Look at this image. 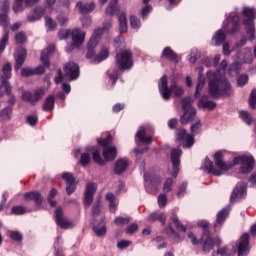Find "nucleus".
I'll list each match as a JSON object with an SVG mask.
<instances>
[{"instance_id": "obj_31", "label": "nucleus", "mask_w": 256, "mask_h": 256, "mask_svg": "<svg viewBox=\"0 0 256 256\" xmlns=\"http://www.w3.org/2000/svg\"><path fill=\"white\" fill-rule=\"evenodd\" d=\"M93 231L97 237H103L107 233V226L105 225V218H102L98 225L93 226Z\"/></svg>"}, {"instance_id": "obj_19", "label": "nucleus", "mask_w": 256, "mask_h": 256, "mask_svg": "<svg viewBox=\"0 0 256 256\" xmlns=\"http://www.w3.org/2000/svg\"><path fill=\"white\" fill-rule=\"evenodd\" d=\"M235 247H237L238 256H245V253L249 251V234H243L239 239V243L235 244Z\"/></svg>"}, {"instance_id": "obj_52", "label": "nucleus", "mask_w": 256, "mask_h": 256, "mask_svg": "<svg viewBox=\"0 0 256 256\" xmlns=\"http://www.w3.org/2000/svg\"><path fill=\"white\" fill-rule=\"evenodd\" d=\"M45 25L49 31H55V29H57V23H55V21L49 17H45Z\"/></svg>"}, {"instance_id": "obj_11", "label": "nucleus", "mask_w": 256, "mask_h": 256, "mask_svg": "<svg viewBox=\"0 0 256 256\" xmlns=\"http://www.w3.org/2000/svg\"><path fill=\"white\" fill-rule=\"evenodd\" d=\"M45 96V89L38 88L34 92L24 91L22 93V101L30 103V105H37L41 99Z\"/></svg>"}, {"instance_id": "obj_27", "label": "nucleus", "mask_w": 256, "mask_h": 256, "mask_svg": "<svg viewBox=\"0 0 256 256\" xmlns=\"http://www.w3.org/2000/svg\"><path fill=\"white\" fill-rule=\"evenodd\" d=\"M26 58H27V50H25V48H21L15 58V66H14L15 71H19V69L23 67V63H25Z\"/></svg>"}, {"instance_id": "obj_60", "label": "nucleus", "mask_w": 256, "mask_h": 256, "mask_svg": "<svg viewBox=\"0 0 256 256\" xmlns=\"http://www.w3.org/2000/svg\"><path fill=\"white\" fill-rule=\"evenodd\" d=\"M248 81H249V76H247L246 74H242L238 77L237 84L239 85V87H243L247 85Z\"/></svg>"}, {"instance_id": "obj_28", "label": "nucleus", "mask_w": 256, "mask_h": 256, "mask_svg": "<svg viewBox=\"0 0 256 256\" xmlns=\"http://www.w3.org/2000/svg\"><path fill=\"white\" fill-rule=\"evenodd\" d=\"M197 115V110L190 109V110H184L183 115L180 117V122L182 125H187V123H191L193 119H195V116Z\"/></svg>"}, {"instance_id": "obj_16", "label": "nucleus", "mask_w": 256, "mask_h": 256, "mask_svg": "<svg viewBox=\"0 0 256 256\" xmlns=\"http://www.w3.org/2000/svg\"><path fill=\"white\" fill-rule=\"evenodd\" d=\"M96 191H97V185L95 183L89 182L86 185V191L84 196L85 207H91V204L93 203V195H95Z\"/></svg>"}, {"instance_id": "obj_29", "label": "nucleus", "mask_w": 256, "mask_h": 256, "mask_svg": "<svg viewBox=\"0 0 256 256\" xmlns=\"http://www.w3.org/2000/svg\"><path fill=\"white\" fill-rule=\"evenodd\" d=\"M199 109H209V111H213L217 107V103L213 101H209L207 96H203L198 102Z\"/></svg>"}, {"instance_id": "obj_17", "label": "nucleus", "mask_w": 256, "mask_h": 256, "mask_svg": "<svg viewBox=\"0 0 256 256\" xmlns=\"http://www.w3.org/2000/svg\"><path fill=\"white\" fill-rule=\"evenodd\" d=\"M229 211V206H226L217 213L216 219L214 221L215 229H221L223 227L225 221H227V218L229 217Z\"/></svg>"}, {"instance_id": "obj_49", "label": "nucleus", "mask_w": 256, "mask_h": 256, "mask_svg": "<svg viewBox=\"0 0 256 256\" xmlns=\"http://www.w3.org/2000/svg\"><path fill=\"white\" fill-rule=\"evenodd\" d=\"M191 135L195 137L198 133H201V121H197L190 127Z\"/></svg>"}, {"instance_id": "obj_46", "label": "nucleus", "mask_w": 256, "mask_h": 256, "mask_svg": "<svg viewBox=\"0 0 256 256\" xmlns=\"http://www.w3.org/2000/svg\"><path fill=\"white\" fill-rule=\"evenodd\" d=\"M119 0H111L109 6L106 8V15H114L117 11V3Z\"/></svg>"}, {"instance_id": "obj_33", "label": "nucleus", "mask_w": 256, "mask_h": 256, "mask_svg": "<svg viewBox=\"0 0 256 256\" xmlns=\"http://www.w3.org/2000/svg\"><path fill=\"white\" fill-rule=\"evenodd\" d=\"M103 157L105 161H113L117 157V148L115 147H105L103 149Z\"/></svg>"}, {"instance_id": "obj_40", "label": "nucleus", "mask_w": 256, "mask_h": 256, "mask_svg": "<svg viewBox=\"0 0 256 256\" xmlns=\"http://www.w3.org/2000/svg\"><path fill=\"white\" fill-rule=\"evenodd\" d=\"M109 57V49L102 48L100 53L94 57V63H101V61H105Z\"/></svg>"}, {"instance_id": "obj_62", "label": "nucleus", "mask_w": 256, "mask_h": 256, "mask_svg": "<svg viewBox=\"0 0 256 256\" xmlns=\"http://www.w3.org/2000/svg\"><path fill=\"white\" fill-rule=\"evenodd\" d=\"M130 221H131V218L116 217L114 219L115 225H128Z\"/></svg>"}, {"instance_id": "obj_56", "label": "nucleus", "mask_w": 256, "mask_h": 256, "mask_svg": "<svg viewBox=\"0 0 256 256\" xmlns=\"http://www.w3.org/2000/svg\"><path fill=\"white\" fill-rule=\"evenodd\" d=\"M198 227L203 228V235H205V233H207L208 235H211V232L209 231V222L207 220L199 221Z\"/></svg>"}, {"instance_id": "obj_12", "label": "nucleus", "mask_w": 256, "mask_h": 256, "mask_svg": "<svg viewBox=\"0 0 256 256\" xmlns=\"http://www.w3.org/2000/svg\"><path fill=\"white\" fill-rule=\"evenodd\" d=\"M200 243H202V251H204V253H211L215 245H217V247L221 246V240L219 238H212L211 234H207V231L205 234H202Z\"/></svg>"}, {"instance_id": "obj_53", "label": "nucleus", "mask_w": 256, "mask_h": 256, "mask_svg": "<svg viewBox=\"0 0 256 256\" xmlns=\"http://www.w3.org/2000/svg\"><path fill=\"white\" fill-rule=\"evenodd\" d=\"M111 141H113V137L111 136V134H108V136L104 139H98V145H101V147H109V143H111Z\"/></svg>"}, {"instance_id": "obj_21", "label": "nucleus", "mask_w": 256, "mask_h": 256, "mask_svg": "<svg viewBox=\"0 0 256 256\" xmlns=\"http://www.w3.org/2000/svg\"><path fill=\"white\" fill-rule=\"evenodd\" d=\"M62 179L66 181V193L67 195H73V192L75 189H77V186L75 185V177L72 173L65 172L62 174Z\"/></svg>"}, {"instance_id": "obj_44", "label": "nucleus", "mask_w": 256, "mask_h": 256, "mask_svg": "<svg viewBox=\"0 0 256 256\" xmlns=\"http://www.w3.org/2000/svg\"><path fill=\"white\" fill-rule=\"evenodd\" d=\"M172 223L175 225L176 229H179V231H182V233H187V227L181 224V221H179L177 215L172 216Z\"/></svg>"}, {"instance_id": "obj_23", "label": "nucleus", "mask_w": 256, "mask_h": 256, "mask_svg": "<svg viewBox=\"0 0 256 256\" xmlns=\"http://www.w3.org/2000/svg\"><path fill=\"white\" fill-rule=\"evenodd\" d=\"M25 201H34L35 205L41 207L43 205V196L39 191H31L24 194Z\"/></svg>"}, {"instance_id": "obj_5", "label": "nucleus", "mask_w": 256, "mask_h": 256, "mask_svg": "<svg viewBox=\"0 0 256 256\" xmlns=\"http://www.w3.org/2000/svg\"><path fill=\"white\" fill-rule=\"evenodd\" d=\"M109 29H111V24L106 23L103 25V27L94 30V33L88 42L86 59H93V57H95V47L96 45H99V39H101V35L107 33Z\"/></svg>"}, {"instance_id": "obj_35", "label": "nucleus", "mask_w": 256, "mask_h": 256, "mask_svg": "<svg viewBox=\"0 0 256 256\" xmlns=\"http://www.w3.org/2000/svg\"><path fill=\"white\" fill-rule=\"evenodd\" d=\"M55 109V96L49 95L43 104V111H53Z\"/></svg>"}, {"instance_id": "obj_24", "label": "nucleus", "mask_w": 256, "mask_h": 256, "mask_svg": "<svg viewBox=\"0 0 256 256\" xmlns=\"http://www.w3.org/2000/svg\"><path fill=\"white\" fill-rule=\"evenodd\" d=\"M127 167H129V160L127 158L118 159L114 165L115 175H121L125 173V171H127Z\"/></svg>"}, {"instance_id": "obj_39", "label": "nucleus", "mask_w": 256, "mask_h": 256, "mask_svg": "<svg viewBox=\"0 0 256 256\" xmlns=\"http://www.w3.org/2000/svg\"><path fill=\"white\" fill-rule=\"evenodd\" d=\"M106 199L109 201V207L111 213H115L117 208V199L115 198V195L113 193L106 194Z\"/></svg>"}, {"instance_id": "obj_34", "label": "nucleus", "mask_w": 256, "mask_h": 256, "mask_svg": "<svg viewBox=\"0 0 256 256\" xmlns=\"http://www.w3.org/2000/svg\"><path fill=\"white\" fill-rule=\"evenodd\" d=\"M225 39H227V34L223 32V30H218L212 38L214 41V45L218 47L219 45H223L225 43Z\"/></svg>"}, {"instance_id": "obj_58", "label": "nucleus", "mask_w": 256, "mask_h": 256, "mask_svg": "<svg viewBox=\"0 0 256 256\" xmlns=\"http://www.w3.org/2000/svg\"><path fill=\"white\" fill-rule=\"evenodd\" d=\"M13 11L14 13H21L23 11V0H15Z\"/></svg>"}, {"instance_id": "obj_54", "label": "nucleus", "mask_w": 256, "mask_h": 256, "mask_svg": "<svg viewBox=\"0 0 256 256\" xmlns=\"http://www.w3.org/2000/svg\"><path fill=\"white\" fill-rule=\"evenodd\" d=\"M181 103H182V109L184 111H189L191 109H195V108L191 107V98L190 97L183 98Z\"/></svg>"}, {"instance_id": "obj_57", "label": "nucleus", "mask_w": 256, "mask_h": 256, "mask_svg": "<svg viewBox=\"0 0 256 256\" xmlns=\"http://www.w3.org/2000/svg\"><path fill=\"white\" fill-rule=\"evenodd\" d=\"M90 161H91V156H89V154L84 153L81 155L80 165H82V167H87V165H89Z\"/></svg>"}, {"instance_id": "obj_61", "label": "nucleus", "mask_w": 256, "mask_h": 256, "mask_svg": "<svg viewBox=\"0 0 256 256\" xmlns=\"http://www.w3.org/2000/svg\"><path fill=\"white\" fill-rule=\"evenodd\" d=\"M249 105L251 109H256V89L252 90L250 94Z\"/></svg>"}, {"instance_id": "obj_20", "label": "nucleus", "mask_w": 256, "mask_h": 256, "mask_svg": "<svg viewBox=\"0 0 256 256\" xmlns=\"http://www.w3.org/2000/svg\"><path fill=\"white\" fill-rule=\"evenodd\" d=\"M72 45L81 47L85 43V32L79 28L71 31Z\"/></svg>"}, {"instance_id": "obj_55", "label": "nucleus", "mask_w": 256, "mask_h": 256, "mask_svg": "<svg viewBox=\"0 0 256 256\" xmlns=\"http://www.w3.org/2000/svg\"><path fill=\"white\" fill-rule=\"evenodd\" d=\"M130 25L132 29H139L141 27V20L136 16H130Z\"/></svg>"}, {"instance_id": "obj_9", "label": "nucleus", "mask_w": 256, "mask_h": 256, "mask_svg": "<svg viewBox=\"0 0 256 256\" xmlns=\"http://www.w3.org/2000/svg\"><path fill=\"white\" fill-rule=\"evenodd\" d=\"M53 53H55V45L53 44L48 45L46 50L41 52L40 59L42 65H39L38 67L33 69L34 75H43V73H45V67H50L51 65V63L49 62V58L51 57V55H53Z\"/></svg>"}, {"instance_id": "obj_50", "label": "nucleus", "mask_w": 256, "mask_h": 256, "mask_svg": "<svg viewBox=\"0 0 256 256\" xmlns=\"http://www.w3.org/2000/svg\"><path fill=\"white\" fill-rule=\"evenodd\" d=\"M12 114H13V107L8 106L0 112V117H3L4 119H11Z\"/></svg>"}, {"instance_id": "obj_7", "label": "nucleus", "mask_w": 256, "mask_h": 256, "mask_svg": "<svg viewBox=\"0 0 256 256\" xmlns=\"http://www.w3.org/2000/svg\"><path fill=\"white\" fill-rule=\"evenodd\" d=\"M243 15L247 18V20H244V25L247 28V33L249 35L250 41H253L255 39V24L253 21L256 19V10L254 8L244 7L243 8Z\"/></svg>"}, {"instance_id": "obj_30", "label": "nucleus", "mask_w": 256, "mask_h": 256, "mask_svg": "<svg viewBox=\"0 0 256 256\" xmlns=\"http://www.w3.org/2000/svg\"><path fill=\"white\" fill-rule=\"evenodd\" d=\"M136 137L142 142L149 144L153 141V136H147V128L141 127L138 132L136 133Z\"/></svg>"}, {"instance_id": "obj_13", "label": "nucleus", "mask_w": 256, "mask_h": 256, "mask_svg": "<svg viewBox=\"0 0 256 256\" xmlns=\"http://www.w3.org/2000/svg\"><path fill=\"white\" fill-rule=\"evenodd\" d=\"M177 141H184V149H190L192 145H195V137L192 134H187V130L184 128L176 129Z\"/></svg>"}, {"instance_id": "obj_1", "label": "nucleus", "mask_w": 256, "mask_h": 256, "mask_svg": "<svg viewBox=\"0 0 256 256\" xmlns=\"http://www.w3.org/2000/svg\"><path fill=\"white\" fill-rule=\"evenodd\" d=\"M214 163L208 158L205 159L204 162V171L211 173L216 177H221L224 171H229V169H233L235 165H241L240 173L243 175H247V173H251L253 167H255V159L251 155H240L233 159V162H225L223 161V152L217 151L214 154Z\"/></svg>"}, {"instance_id": "obj_2", "label": "nucleus", "mask_w": 256, "mask_h": 256, "mask_svg": "<svg viewBox=\"0 0 256 256\" xmlns=\"http://www.w3.org/2000/svg\"><path fill=\"white\" fill-rule=\"evenodd\" d=\"M220 70L216 72L209 71L208 78V92L212 99H219V97H231L233 89L227 77L221 74V71L227 69V60H222L219 65Z\"/></svg>"}, {"instance_id": "obj_43", "label": "nucleus", "mask_w": 256, "mask_h": 256, "mask_svg": "<svg viewBox=\"0 0 256 256\" xmlns=\"http://www.w3.org/2000/svg\"><path fill=\"white\" fill-rule=\"evenodd\" d=\"M203 87H205V79H203L201 77V74H199L198 83L195 91V97H199L201 95V91H203Z\"/></svg>"}, {"instance_id": "obj_42", "label": "nucleus", "mask_w": 256, "mask_h": 256, "mask_svg": "<svg viewBox=\"0 0 256 256\" xmlns=\"http://www.w3.org/2000/svg\"><path fill=\"white\" fill-rule=\"evenodd\" d=\"M92 158L94 163H97V165L103 166L107 162L106 160L101 159V152H99V150H95L92 153Z\"/></svg>"}, {"instance_id": "obj_37", "label": "nucleus", "mask_w": 256, "mask_h": 256, "mask_svg": "<svg viewBox=\"0 0 256 256\" xmlns=\"http://www.w3.org/2000/svg\"><path fill=\"white\" fill-rule=\"evenodd\" d=\"M148 221H151V222L160 221L162 225H165V221H167V218H165V214L161 212H153L149 215Z\"/></svg>"}, {"instance_id": "obj_22", "label": "nucleus", "mask_w": 256, "mask_h": 256, "mask_svg": "<svg viewBox=\"0 0 256 256\" xmlns=\"http://www.w3.org/2000/svg\"><path fill=\"white\" fill-rule=\"evenodd\" d=\"M245 193H247V184L245 182H239L230 196L231 203H233L237 197H245Z\"/></svg>"}, {"instance_id": "obj_41", "label": "nucleus", "mask_w": 256, "mask_h": 256, "mask_svg": "<svg viewBox=\"0 0 256 256\" xmlns=\"http://www.w3.org/2000/svg\"><path fill=\"white\" fill-rule=\"evenodd\" d=\"M55 197H57V189L52 188L47 198V201L51 207H57V201L53 200Z\"/></svg>"}, {"instance_id": "obj_3", "label": "nucleus", "mask_w": 256, "mask_h": 256, "mask_svg": "<svg viewBox=\"0 0 256 256\" xmlns=\"http://www.w3.org/2000/svg\"><path fill=\"white\" fill-rule=\"evenodd\" d=\"M0 25L4 29V34L0 40V53L5 51L9 42V0L0 1Z\"/></svg>"}, {"instance_id": "obj_10", "label": "nucleus", "mask_w": 256, "mask_h": 256, "mask_svg": "<svg viewBox=\"0 0 256 256\" xmlns=\"http://www.w3.org/2000/svg\"><path fill=\"white\" fill-rule=\"evenodd\" d=\"M222 29L228 33V35H233L237 33L241 26L239 25V16L233 13H230L227 19L223 22Z\"/></svg>"}, {"instance_id": "obj_25", "label": "nucleus", "mask_w": 256, "mask_h": 256, "mask_svg": "<svg viewBox=\"0 0 256 256\" xmlns=\"http://www.w3.org/2000/svg\"><path fill=\"white\" fill-rule=\"evenodd\" d=\"M162 59H167L168 61H171L172 63H179V56L171 47H165L161 54Z\"/></svg>"}, {"instance_id": "obj_18", "label": "nucleus", "mask_w": 256, "mask_h": 256, "mask_svg": "<svg viewBox=\"0 0 256 256\" xmlns=\"http://www.w3.org/2000/svg\"><path fill=\"white\" fill-rule=\"evenodd\" d=\"M66 75L73 81L79 77V65L75 62H68L64 65Z\"/></svg>"}, {"instance_id": "obj_14", "label": "nucleus", "mask_w": 256, "mask_h": 256, "mask_svg": "<svg viewBox=\"0 0 256 256\" xmlns=\"http://www.w3.org/2000/svg\"><path fill=\"white\" fill-rule=\"evenodd\" d=\"M181 155L183 151L179 148H174L171 150L170 159L173 167L172 177H177L179 175V165H181Z\"/></svg>"}, {"instance_id": "obj_26", "label": "nucleus", "mask_w": 256, "mask_h": 256, "mask_svg": "<svg viewBox=\"0 0 256 256\" xmlns=\"http://www.w3.org/2000/svg\"><path fill=\"white\" fill-rule=\"evenodd\" d=\"M43 15H45V8L38 6L33 10L32 14L27 16V21L29 23H35V21H39Z\"/></svg>"}, {"instance_id": "obj_48", "label": "nucleus", "mask_w": 256, "mask_h": 256, "mask_svg": "<svg viewBox=\"0 0 256 256\" xmlns=\"http://www.w3.org/2000/svg\"><path fill=\"white\" fill-rule=\"evenodd\" d=\"M164 193H171L173 191V178H167L163 186Z\"/></svg>"}, {"instance_id": "obj_36", "label": "nucleus", "mask_w": 256, "mask_h": 256, "mask_svg": "<svg viewBox=\"0 0 256 256\" xmlns=\"http://www.w3.org/2000/svg\"><path fill=\"white\" fill-rule=\"evenodd\" d=\"M119 21V27H120V33H127V14L125 12H122L118 16Z\"/></svg>"}, {"instance_id": "obj_32", "label": "nucleus", "mask_w": 256, "mask_h": 256, "mask_svg": "<svg viewBox=\"0 0 256 256\" xmlns=\"http://www.w3.org/2000/svg\"><path fill=\"white\" fill-rule=\"evenodd\" d=\"M77 9H79V12L82 15H87L91 13L95 9V2L89 3V4H83L81 2H78L76 4Z\"/></svg>"}, {"instance_id": "obj_45", "label": "nucleus", "mask_w": 256, "mask_h": 256, "mask_svg": "<svg viewBox=\"0 0 256 256\" xmlns=\"http://www.w3.org/2000/svg\"><path fill=\"white\" fill-rule=\"evenodd\" d=\"M240 118L242 119V121H244V123L251 125V123H253V117H251V114L247 111H240Z\"/></svg>"}, {"instance_id": "obj_64", "label": "nucleus", "mask_w": 256, "mask_h": 256, "mask_svg": "<svg viewBox=\"0 0 256 256\" xmlns=\"http://www.w3.org/2000/svg\"><path fill=\"white\" fill-rule=\"evenodd\" d=\"M10 238L12 239V241H17V242H19V241H22L23 235L20 234L19 231H12V232L10 233Z\"/></svg>"}, {"instance_id": "obj_47", "label": "nucleus", "mask_w": 256, "mask_h": 256, "mask_svg": "<svg viewBox=\"0 0 256 256\" xmlns=\"http://www.w3.org/2000/svg\"><path fill=\"white\" fill-rule=\"evenodd\" d=\"M27 213V209L23 206H13L11 208L12 215H25Z\"/></svg>"}, {"instance_id": "obj_8", "label": "nucleus", "mask_w": 256, "mask_h": 256, "mask_svg": "<svg viewBox=\"0 0 256 256\" xmlns=\"http://www.w3.org/2000/svg\"><path fill=\"white\" fill-rule=\"evenodd\" d=\"M13 70L11 63H6L2 68V82L0 84V97L3 95H11V84L7 81V79H11Z\"/></svg>"}, {"instance_id": "obj_4", "label": "nucleus", "mask_w": 256, "mask_h": 256, "mask_svg": "<svg viewBox=\"0 0 256 256\" xmlns=\"http://www.w3.org/2000/svg\"><path fill=\"white\" fill-rule=\"evenodd\" d=\"M158 89L164 101H169V99H171L172 93L175 95V97H181L184 93L183 87L177 85V82H172L169 87L167 76L165 75L160 78L158 83Z\"/></svg>"}, {"instance_id": "obj_59", "label": "nucleus", "mask_w": 256, "mask_h": 256, "mask_svg": "<svg viewBox=\"0 0 256 256\" xmlns=\"http://www.w3.org/2000/svg\"><path fill=\"white\" fill-rule=\"evenodd\" d=\"M139 229V225L137 223H132L126 228L127 235H133L134 233H137Z\"/></svg>"}, {"instance_id": "obj_51", "label": "nucleus", "mask_w": 256, "mask_h": 256, "mask_svg": "<svg viewBox=\"0 0 256 256\" xmlns=\"http://www.w3.org/2000/svg\"><path fill=\"white\" fill-rule=\"evenodd\" d=\"M15 41L17 45H23V43H25V41H27V35H25L24 32H18L15 35Z\"/></svg>"}, {"instance_id": "obj_38", "label": "nucleus", "mask_w": 256, "mask_h": 256, "mask_svg": "<svg viewBox=\"0 0 256 256\" xmlns=\"http://www.w3.org/2000/svg\"><path fill=\"white\" fill-rule=\"evenodd\" d=\"M237 249L232 248V251H229L228 247H221L217 250V252H213L212 256L221 255V256H232L235 255Z\"/></svg>"}, {"instance_id": "obj_6", "label": "nucleus", "mask_w": 256, "mask_h": 256, "mask_svg": "<svg viewBox=\"0 0 256 256\" xmlns=\"http://www.w3.org/2000/svg\"><path fill=\"white\" fill-rule=\"evenodd\" d=\"M116 67L120 71H129L133 68V53L131 50H124L116 54Z\"/></svg>"}, {"instance_id": "obj_15", "label": "nucleus", "mask_w": 256, "mask_h": 256, "mask_svg": "<svg viewBox=\"0 0 256 256\" xmlns=\"http://www.w3.org/2000/svg\"><path fill=\"white\" fill-rule=\"evenodd\" d=\"M55 217L56 224L61 229H71L73 227V223L63 216V210L61 208L55 210Z\"/></svg>"}, {"instance_id": "obj_63", "label": "nucleus", "mask_w": 256, "mask_h": 256, "mask_svg": "<svg viewBox=\"0 0 256 256\" xmlns=\"http://www.w3.org/2000/svg\"><path fill=\"white\" fill-rule=\"evenodd\" d=\"M158 205H159L160 209H163V207H165V205H167V195L166 194H160L158 196Z\"/></svg>"}]
</instances>
